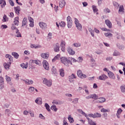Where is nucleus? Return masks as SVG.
Returning a JSON list of instances; mask_svg holds the SVG:
<instances>
[{
	"label": "nucleus",
	"instance_id": "b1692460",
	"mask_svg": "<svg viewBox=\"0 0 125 125\" xmlns=\"http://www.w3.org/2000/svg\"><path fill=\"white\" fill-rule=\"evenodd\" d=\"M5 58L9 59V62H10V63L13 61V58L11 55L9 54H6L5 55Z\"/></svg>",
	"mask_w": 125,
	"mask_h": 125
},
{
	"label": "nucleus",
	"instance_id": "69168bd1",
	"mask_svg": "<svg viewBox=\"0 0 125 125\" xmlns=\"http://www.w3.org/2000/svg\"><path fill=\"white\" fill-rule=\"evenodd\" d=\"M63 125H69L66 120V118H63Z\"/></svg>",
	"mask_w": 125,
	"mask_h": 125
},
{
	"label": "nucleus",
	"instance_id": "f8f14e48",
	"mask_svg": "<svg viewBox=\"0 0 125 125\" xmlns=\"http://www.w3.org/2000/svg\"><path fill=\"white\" fill-rule=\"evenodd\" d=\"M41 56L43 59H48V57H49V54L47 53H42L41 54Z\"/></svg>",
	"mask_w": 125,
	"mask_h": 125
},
{
	"label": "nucleus",
	"instance_id": "473e14b6",
	"mask_svg": "<svg viewBox=\"0 0 125 125\" xmlns=\"http://www.w3.org/2000/svg\"><path fill=\"white\" fill-rule=\"evenodd\" d=\"M77 111H78V112H79V113H80L82 115H83V116H84V117H87V114H86V113H85L84 112H83V110L78 109Z\"/></svg>",
	"mask_w": 125,
	"mask_h": 125
},
{
	"label": "nucleus",
	"instance_id": "c03bdc74",
	"mask_svg": "<svg viewBox=\"0 0 125 125\" xmlns=\"http://www.w3.org/2000/svg\"><path fill=\"white\" fill-rule=\"evenodd\" d=\"M59 25L60 26V27H62V28H64L65 26H66V23L64 21H61Z\"/></svg>",
	"mask_w": 125,
	"mask_h": 125
},
{
	"label": "nucleus",
	"instance_id": "4468645a",
	"mask_svg": "<svg viewBox=\"0 0 125 125\" xmlns=\"http://www.w3.org/2000/svg\"><path fill=\"white\" fill-rule=\"evenodd\" d=\"M14 25L16 26H18L19 25V17H16V18H14V22H13Z\"/></svg>",
	"mask_w": 125,
	"mask_h": 125
},
{
	"label": "nucleus",
	"instance_id": "052dcab7",
	"mask_svg": "<svg viewBox=\"0 0 125 125\" xmlns=\"http://www.w3.org/2000/svg\"><path fill=\"white\" fill-rule=\"evenodd\" d=\"M79 78L80 79H85L86 78V75L82 73L81 76H80Z\"/></svg>",
	"mask_w": 125,
	"mask_h": 125
},
{
	"label": "nucleus",
	"instance_id": "7c9ffc66",
	"mask_svg": "<svg viewBox=\"0 0 125 125\" xmlns=\"http://www.w3.org/2000/svg\"><path fill=\"white\" fill-rule=\"evenodd\" d=\"M113 56H121V53L117 50H115L113 53Z\"/></svg>",
	"mask_w": 125,
	"mask_h": 125
},
{
	"label": "nucleus",
	"instance_id": "e2e57ef3",
	"mask_svg": "<svg viewBox=\"0 0 125 125\" xmlns=\"http://www.w3.org/2000/svg\"><path fill=\"white\" fill-rule=\"evenodd\" d=\"M69 60L70 61H71V62H72V61H73V62H78V61H77L76 59H75V58H72V57H69Z\"/></svg>",
	"mask_w": 125,
	"mask_h": 125
},
{
	"label": "nucleus",
	"instance_id": "5fc2aeb1",
	"mask_svg": "<svg viewBox=\"0 0 125 125\" xmlns=\"http://www.w3.org/2000/svg\"><path fill=\"white\" fill-rule=\"evenodd\" d=\"M66 20L67 21V22H73V21H72V19L71 18L70 16H68L67 17Z\"/></svg>",
	"mask_w": 125,
	"mask_h": 125
},
{
	"label": "nucleus",
	"instance_id": "6ab92c4d",
	"mask_svg": "<svg viewBox=\"0 0 125 125\" xmlns=\"http://www.w3.org/2000/svg\"><path fill=\"white\" fill-rule=\"evenodd\" d=\"M61 46H62V50L63 52H65V46H66V42L64 41H62L61 43Z\"/></svg>",
	"mask_w": 125,
	"mask_h": 125
},
{
	"label": "nucleus",
	"instance_id": "8fccbe9b",
	"mask_svg": "<svg viewBox=\"0 0 125 125\" xmlns=\"http://www.w3.org/2000/svg\"><path fill=\"white\" fill-rule=\"evenodd\" d=\"M21 67L23 68V69H27L28 68V64H26L25 63L21 64Z\"/></svg>",
	"mask_w": 125,
	"mask_h": 125
},
{
	"label": "nucleus",
	"instance_id": "ddd939ff",
	"mask_svg": "<svg viewBox=\"0 0 125 125\" xmlns=\"http://www.w3.org/2000/svg\"><path fill=\"white\" fill-rule=\"evenodd\" d=\"M65 5H66V1H65L64 0H61L60 1L59 6L61 7V8H63Z\"/></svg>",
	"mask_w": 125,
	"mask_h": 125
},
{
	"label": "nucleus",
	"instance_id": "603ef678",
	"mask_svg": "<svg viewBox=\"0 0 125 125\" xmlns=\"http://www.w3.org/2000/svg\"><path fill=\"white\" fill-rule=\"evenodd\" d=\"M72 103H74V104H78L79 103V98H76L73 100L72 101Z\"/></svg>",
	"mask_w": 125,
	"mask_h": 125
},
{
	"label": "nucleus",
	"instance_id": "e433bc0d",
	"mask_svg": "<svg viewBox=\"0 0 125 125\" xmlns=\"http://www.w3.org/2000/svg\"><path fill=\"white\" fill-rule=\"evenodd\" d=\"M68 120L69 123H70V124H73V123H74V118H73L72 117V116L69 115Z\"/></svg>",
	"mask_w": 125,
	"mask_h": 125
},
{
	"label": "nucleus",
	"instance_id": "79ce46f5",
	"mask_svg": "<svg viewBox=\"0 0 125 125\" xmlns=\"http://www.w3.org/2000/svg\"><path fill=\"white\" fill-rule=\"evenodd\" d=\"M75 47H80L81 44L80 42H75L73 44Z\"/></svg>",
	"mask_w": 125,
	"mask_h": 125
},
{
	"label": "nucleus",
	"instance_id": "aec40b11",
	"mask_svg": "<svg viewBox=\"0 0 125 125\" xmlns=\"http://www.w3.org/2000/svg\"><path fill=\"white\" fill-rule=\"evenodd\" d=\"M125 12V8H124L123 5H121L119 7V9L118 11V13L119 14H123Z\"/></svg>",
	"mask_w": 125,
	"mask_h": 125
},
{
	"label": "nucleus",
	"instance_id": "bf43d9fd",
	"mask_svg": "<svg viewBox=\"0 0 125 125\" xmlns=\"http://www.w3.org/2000/svg\"><path fill=\"white\" fill-rule=\"evenodd\" d=\"M11 29L13 31V30H17V29H18L17 28H16V26H15V24H14L13 23L12 24V26L11 27Z\"/></svg>",
	"mask_w": 125,
	"mask_h": 125
},
{
	"label": "nucleus",
	"instance_id": "bb28decb",
	"mask_svg": "<svg viewBox=\"0 0 125 125\" xmlns=\"http://www.w3.org/2000/svg\"><path fill=\"white\" fill-rule=\"evenodd\" d=\"M12 55L14 56V57L16 59H18V58H19V54H18V53L17 52H12Z\"/></svg>",
	"mask_w": 125,
	"mask_h": 125
},
{
	"label": "nucleus",
	"instance_id": "4d7b16f0",
	"mask_svg": "<svg viewBox=\"0 0 125 125\" xmlns=\"http://www.w3.org/2000/svg\"><path fill=\"white\" fill-rule=\"evenodd\" d=\"M83 74V72L81 70H79L77 71V76L80 78V76H81Z\"/></svg>",
	"mask_w": 125,
	"mask_h": 125
},
{
	"label": "nucleus",
	"instance_id": "2eb2a0df",
	"mask_svg": "<svg viewBox=\"0 0 125 125\" xmlns=\"http://www.w3.org/2000/svg\"><path fill=\"white\" fill-rule=\"evenodd\" d=\"M108 77L112 79V80H115L116 79V77L115 76V74L111 71H109L108 72Z\"/></svg>",
	"mask_w": 125,
	"mask_h": 125
},
{
	"label": "nucleus",
	"instance_id": "72a5a7b5",
	"mask_svg": "<svg viewBox=\"0 0 125 125\" xmlns=\"http://www.w3.org/2000/svg\"><path fill=\"white\" fill-rule=\"evenodd\" d=\"M27 18H24L23 20L22 21V27H23V26H26V25L27 24Z\"/></svg>",
	"mask_w": 125,
	"mask_h": 125
},
{
	"label": "nucleus",
	"instance_id": "09e8293b",
	"mask_svg": "<svg viewBox=\"0 0 125 125\" xmlns=\"http://www.w3.org/2000/svg\"><path fill=\"white\" fill-rule=\"evenodd\" d=\"M51 71H52V73L54 74V75H55L57 73V71L56 70V68L54 66L52 67Z\"/></svg>",
	"mask_w": 125,
	"mask_h": 125
},
{
	"label": "nucleus",
	"instance_id": "39448f33",
	"mask_svg": "<svg viewBox=\"0 0 125 125\" xmlns=\"http://www.w3.org/2000/svg\"><path fill=\"white\" fill-rule=\"evenodd\" d=\"M43 66L45 70H47V71H48L49 70V64H48V62L46 60H43L42 62Z\"/></svg>",
	"mask_w": 125,
	"mask_h": 125
},
{
	"label": "nucleus",
	"instance_id": "a211bd4d",
	"mask_svg": "<svg viewBox=\"0 0 125 125\" xmlns=\"http://www.w3.org/2000/svg\"><path fill=\"white\" fill-rule=\"evenodd\" d=\"M106 102V99L104 97H101L99 98V100H98L96 102L97 103H104V102Z\"/></svg>",
	"mask_w": 125,
	"mask_h": 125
},
{
	"label": "nucleus",
	"instance_id": "de8ad7c7",
	"mask_svg": "<svg viewBox=\"0 0 125 125\" xmlns=\"http://www.w3.org/2000/svg\"><path fill=\"white\" fill-rule=\"evenodd\" d=\"M2 21L3 22H7V21H8V18H7L6 15H4Z\"/></svg>",
	"mask_w": 125,
	"mask_h": 125
},
{
	"label": "nucleus",
	"instance_id": "f3484780",
	"mask_svg": "<svg viewBox=\"0 0 125 125\" xmlns=\"http://www.w3.org/2000/svg\"><path fill=\"white\" fill-rule=\"evenodd\" d=\"M11 65V62H8L7 63L5 62L4 63V67L6 70H9V67Z\"/></svg>",
	"mask_w": 125,
	"mask_h": 125
},
{
	"label": "nucleus",
	"instance_id": "c85d7f7f",
	"mask_svg": "<svg viewBox=\"0 0 125 125\" xmlns=\"http://www.w3.org/2000/svg\"><path fill=\"white\" fill-rule=\"evenodd\" d=\"M30 47H31V48H41L42 47V46L40 45H36L34 44H32L30 45Z\"/></svg>",
	"mask_w": 125,
	"mask_h": 125
},
{
	"label": "nucleus",
	"instance_id": "58836bf2",
	"mask_svg": "<svg viewBox=\"0 0 125 125\" xmlns=\"http://www.w3.org/2000/svg\"><path fill=\"white\" fill-rule=\"evenodd\" d=\"M44 106L45 107L48 112H50V106H49V105L47 103L45 104Z\"/></svg>",
	"mask_w": 125,
	"mask_h": 125
},
{
	"label": "nucleus",
	"instance_id": "9d476101",
	"mask_svg": "<svg viewBox=\"0 0 125 125\" xmlns=\"http://www.w3.org/2000/svg\"><path fill=\"white\" fill-rule=\"evenodd\" d=\"M39 26L40 28H41L43 30H45L47 27V25H46V23L43 22H39Z\"/></svg>",
	"mask_w": 125,
	"mask_h": 125
},
{
	"label": "nucleus",
	"instance_id": "13d9d810",
	"mask_svg": "<svg viewBox=\"0 0 125 125\" xmlns=\"http://www.w3.org/2000/svg\"><path fill=\"white\" fill-rule=\"evenodd\" d=\"M8 27L7 26V25H5V24H2L1 25V29L2 30H4V29H7Z\"/></svg>",
	"mask_w": 125,
	"mask_h": 125
},
{
	"label": "nucleus",
	"instance_id": "20e7f679",
	"mask_svg": "<svg viewBox=\"0 0 125 125\" xmlns=\"http://www.w3.org/2000/svg\"><path fill=\"white\" fill-rule=\"evenodd\" d=\"M66 50L69 55H75V54H76V52H75V51L73 50L72 47L70 46H68Z\"/></svg>",
	"mask_w": 125,
	"mask_h": 125
},
{
	"label": "nucleus",
	"instance_id": "864d4df0",
	"mask_svg": "<svg viewBox=\"0 0 125 125\" xmlns=\"http://www.w3.org/2000/svg\"><path fill=\"white\" fill-rule=\"evenodd\" d=\"M53 104H56V105H59L60 103V101H57V100H54L52 102Z\"/></svg>",
	"mask_w": 125,
	"mask_h": 125
},
{
	"label": "nucleus",
	"instance_id": "c9c22d12",
	"mask_svg": "<svg viewBox=\"0 0 125 125\" xmlns=\"http://www.w3.org/2000/svg\"><path fill=\"white\" fill-rule=\"evenodd\" d=\"M91 97L92 99H94V100H97L98 99V96L96 94H91Z\"/></svg>",
	"mask_w": 125,
	"mask_h": 125
},
{
	"label": "nucleus",
	"instance_id": "4c0bfd02",
	"mask_svg": "<svg viewBox=\"0 0 125 125\" xmlns=\"http://www.w3.org/2000/svg\"><path fill=\"white\" fill-rule=\"evenodd\" d=\"M104 35L106 38H112L113 37V34L111 33H104Z\"/></svg>",
	"mask_w": 125,
	"mask_h": 125
},
{
	"label": "nucleus",
	"instance_id": "a878e982",
	"mask_svg": "<svg viewBox=\"0 0 125 125\" xmlns=\"http://www.w3.org/2000/svg\"><path fill=\"white\" fill-rule=\"evenodd\" d=\"M0 4L1 5V7L3 8L5 5H6V2L4 0H0Z\"/></svg>",
	"mask_w": 125,
	"mask_h": 125
},
{
	"label": "nucleus",
	"instance_id": "a18cd8bd",
	"mask_svg": "<svg viewBox=\"0 0 125 125\" xmlns=\"http://www.w3.org/2000/svg\"><path fill=\"white\" fill-rule=\"evenodd\" d=\"M51 109L53 110V111H54V112H57L58 109L56 107V105L54 104L51 106Z\"/></svg>",
	"mask_w": 125,
	"mask_h": 125
},
{
	"label": "nucleus",
	"instance_id": "338daca9",
	"mask_svg": "<svg viewBox=\"0 0 125 125\" xmlns=\"http://www.w3.org/2000/svg\"><path fill=\"white\" fill-rule=\"evenodd\" d=\"M122 112H123V110L121 109V108H119L117 110V113L116 114H118V115H121Z\"/></svg>",
	"mask_w": 125,
	"mask_h": 125
},
{
	"label": "nucleus",
	"instance_id": "6e6d98bb",
	"mask_svg": "<svg viewBox=\"0 0 125 125\" xmlns=\"http://www.w3.org/2000/svg\"><path fill=\"white\" fill-rule=\"evenodd\" d=\"M104 12H105V13H110L111 12V11L108 8H105L104 10Z\"/></svg>",
	"mask_w": 125,
	"mask_h": 125
},
{
	"label": "nucleus",
	"instance_id": "4be33fe9",
	"mask_svg": "<svg viewBox=\"0 0 125 125\" xmlns=\"http://www.w3.org/2000/svg\"><path fill=\"white\" fill-rule=\"evenodd\" d=\"M85 118H86L87 120H88V123L90 125H96L94 122L87 117H87H85Z\"/></svg>",
	"mask_w": 125,
	"mask_h": 125
},
{
	"label": "nucleus",
	"instance_id": "c756f323",
	"mask_svg": "<svg viewBox=\"0 0 125 125\" xmlns=\"http://www.w3.org/2000/svg\"><path fill=\"white\" fill-rule=\"evenodd\" d=\"M28 91L31 93V94H34V91H35V87L30 86L28 88Z\"/></svg>",
	"mask_w": 125,
	"mask_h": 125
},
{
	"label": "nucleus",
	"instance_id": "7ed1b4c3",
	"mask_svg": "<svg viewBox=\"0 0 125 125\" xmlns=\"http://www.w3.org/2000/svg\"><path fill=\"white\" fill-rule=\"evenodd\" d=\"M43 83L45 84V85H47V86L50 87L52 85V81L51 80H48L46 78H44L43 80Z\"/></svg>",
	"mask_w": 125,
	"mask_h": 125
},
{
	"label": "nucleus",
	"instance_id": "5701e85b",
	"mask_svg": "<svg viewBox=\"0 0 125 125\" xmlns=\"http://www.w3.org/2000/svg\"><path fill=\"white\" fill-rule=\"evenodd\" d=\"M15 11L18 15H19L20 14V10H21V9L20 8V6H18L17 7H15Z\"/></svg>",
	"mask_w": 125,
	"mask_h": 125
},
{
	"label": "nucleus",
	"instance_id": "0e129e2a",
	"mask_svg": "<svg viewBox=\"0 0 125 125\" xmlns=\"http://www.w3.org/2000/svg\"><path fill=\"white\" fill-rule=\"evenodd\" d=\"M9 0V2L10 4V5H11V6H14V2H13V0Z\"/></svg>",
	"mask_w": 125,
	"mask_h": 125
},
{
	"label": "nucleus",
	"instance_id": "ea45409f",
	"mask_svg": "<svg viewBox=\"0 0 125 125\" xmlns=\"http://www.w3.org/2000/svg\"><path fill=\"white\" fill-rule=\"evenodd\" d=\"M101 112H102V113H107L110 112V110L103 108L101 109Z\"/></svg>",
	"mask_w": 125,
	"mask_h": 125
},
{
	"label": "nucleus",
	"instance_id": "dca6fc26",
	"mask_svg": "<svg viewBox=\"0 0 125 125\" xmlns=\"http://www.w3.org/2000/svg\"><path fill=\"white\" fill-rule=\"evenodd\" d=\"M35 103L38 104V105H42V100L41 98H37L35 100Z\"/></svg>",
	"mask_w": 125,
	"mask_h": 125
},
{
	"label": "nucleus",
	"instance_id": "f03ea898",
	"mask_svg": "<svg viewBox=\"0 0 125 125\" xmlns=\"http://www.w3.org/2000/svg\"><path fill=\"white\" fill-rule=\"evenodd\" d=\"M74 23L76 25V27L77 30L79 31H83V25L80 23V21L77 18L74 19Z\"/></svg>",
	"mask_w": 125,
	"mask_h": 125
},
{
	"label": "nucleus",
	"instance_id": "cd10ccee",
	"mask_svg": "<svg viewBox=\"0 0 125 125\" xmlns=\"http://www.w3.org/2000/svg\"><path fill=\"white\" fill-rule=\"evenodd\" d=\"M116 45L117 47L121 50H124V49H125V46H124V45H121V44L117 43Z\"/></svg>",
	"mask_w": 125,
	"mask_h": 125
},
{
	"label": "nucleus",
	"instance_id": "0eeeda50",
	"mask_svg": "<svg viewBox=\"0 0 125 125\" xmlns=\"http://www.w3.org/2000/svg\"><path fill=\"white\" fill-rule=\"evenodd\" d=\"M97 79L100 81H106L108 79V76L105 74H102Z\"/></svg>",
	"mask_w": 125,
	"mask_h": 125
},
{
	"label": "nucleus",
	"instance_id": "1a4fd4ad",
	"mask_svg": "<svg viewBox=\"0 0 125 125\" xmlns=\"http://www.w3.org/2000/svg\"><path fill=\"white\" fill-rule=\"evenodd\" d=\"M54 50L55 52H59L60 51V45L59 43H57L55 44L54 46Z\"/></svg>",
	"mask_w": 125,
	"mask_h": 125
},
{
	"label": "nucleus",
	"instance_id": "37998d69",
	"mask_svg": "<svg viewBox=\"0 0 125 125\" xmlns=\"http://www.w3.org/2000/svg\"><path fill=\"white\" fill-rule=\"evenodd\" d=\"M95 119L96 118H101L102 117V115L99 113H94Z\"/></svg>",
	"mask_w": 125,
	"mask_h": 125
},
{
	"label": "nucleus",
	"instance_id": "3c124183",
	"mask_svg": "<svg viewBox=\"0 0 125 125\" xmlns=\"http://www.w3.org/2000/svg\"><path fill=\"white\" fill-rule=\"evenodd\" d=\"M92 7L94 12H97V11H98V9H97V8L96 7V6L93 5L92 6Z\"/></svg>",
	"mask_w": 125,
	"mask_h": 125
},
{
	"label": "nucleus",
	"instance_id": "f704fd0d",
	"mask_svg": "<svg viewBox=\"0 0 125 125\" xmlns=\"http://www.w3.org/2000/svg\"><path fill=\"white\" fill-rule=\"evenodd\" d=\"M16 35H15V36L17 37V38H21V37H22V36H21V33H20V32H19V30L18 29L16 30Z\"/></svg>",
	"mask_w": 125,
	"mask_h": 125
},
{
	"label": "nucleus",
	"instance_id": "680f3d73",
	"mask_svg": "<svg viewBox=\"0 0 125 125\" xmlns=\"http://www.w3.org/2000/svg\"><path fill=\"white\" fill-rule=\"evenodd\" d=\"M73 26V22H67V27L69 29H71Z\"/></svg>",
	"mask_w": 125,
	"mask_h": 125
},
{
	"label": "nucleus",
	"instance_id": "6e6552de",
	"mask_svg": "<svg viewBox=\"0 0 125 125\" xmlns=\"http://www.w3.org/2000/svg\"><path fill=\"white\" fill-rule=\"evenodd\" d=\"M4 88V82H3V78L0 76V89H3Z\"/></svg>",
	"mask_w": 125,
	"mask_h": 125
},
{
	"label": "nucleus",
	"instance_id": "423d86ee",
	"mask_svg": "<svg viewBox=\"0 0 125 125\" xmlns=\"http://www.w3.org/2000/svg\"><path fill=\"white\" fill-rule=\"evenodd\" d=\"M21 81L22 82H24L25 84H27L28 85H30L31 84H33L34 83V81L32 80H29V79H21Z\"/></svg>",
	"mask_w": 125,
	"mask_h": 125
},
{
	"label": "nucleus",
	"instance_id": "412c9836",
	"mask_svg": "<svg viewBox=\"0 0 125 125\" xmlns=\"http://www.w3.org/2000/svg\"><path fill=\"white\" fill-rule=\"evenodd\" d=\"M5 79L7 83H9L10 85H12V83H10L11 82V78L9 77L8 76H5Z\"/></svg>",
	"mask_w": 125,
	"mask_h": 125
},
{
	"label": "nucleus",
	"instance_id": "2f4dec72",
	"mask_svg": "<svg viewBox=\"0 0 125 125\" xmlns=\"http://www.w3.org/2000/svg\"><path fill=\"white\" fill-rule=\"evenodd\" d=\"M60 58V54L57 55L52 60V62H54L56 60H58Z\"/></svg>",
	"mask_w": 125,
	"mask_h": 125
},
{
	"label": "nucleus",
	"instance_id": "49530a36",
	"mask_svg": "<svg viewBox=\"0 0 125 125\" xmlns=\"http://www.w3.org/2000/svg\"><path fill=\"white\" fill-rule=\"evenodd\" d=\"M113 6H115V8H119V6H120L119 3L116 1H113Z\"/></svg>",
	"mask_w": 125,
	"mask_h": 125
},
{
	"label": "nucleus",
	"instance_id": "a19ab883",
	"mask_svg": "<svg viewBox=\"0 0 125 125\" xmlns=\"http://www.w3.org/2000/svg\"><path fill=\"white\" fill-rule=\"evenodd\" d=\"M121 92L123 93H125V85H122L120 87Z\"/></svg>",
	"mask_w": 125,
	"mask_h": 125
},
{
	"label": "nucleus",
	"instance_id": "774afa93",
	"mask_svg": "<svg viewBox=\"0 0 125 125\" xmlns=\"http://www.w3.org/2000/svg\"><path fill=\"white\" fill-rule=\"evenodd\" d=\"M10 113H11V111H10V110L8 109H7L5 110V114H6L7 115H9Z\"/></svg>",
	"mask_w": 125,
	"mask_h": 125
},
{
	"label": "nucleus",
	"instance_id": "9b49d317",
	"mask_svg": "<svg viewBox=\"0 0 125 125\" xmlns=\"http://www.w3.org/2000/svg\"><path fill=\"white\" fill-rule=\"evenodd\" d=\"M105 23L106 26L109 28V29H111L112 28V22L109 20H106L105 21Z\"/></svg>",
	"mask_w": 125,
	"mask_h": 125
},
{
	"label": "nucleus",
	"instance_id": "393cba45",
	"mask_svg": "<svg viewBox=\"0 0 125 125\" xmlns=\"http://www.w3.org/2000/svg\"><path fill=\"white\" fill-rule=\"evenodd\" d=\"M59 72L60 73V76H62V78L64 77V76H65V71H64V69L63 68L60 69Z\"/></svg>",
	"mask_w": 125,
	"mask_h": 125
},
{
	"label": "nucleus",
	"instance_id": "f257e3e1",
	"mask_svg": "<svg viewBox=\"0 0 125 125\" xmlns=\"http://www.w3.org/2000/svg\"><path fill=\"white\" fill-rule=\"evenodd\" d=\"M60 59L61 63L63 64L66 67H69L70 65H73V63L72 62V61H70L69 57L67 58L65 57H62L60 58Z\"/></svg>",
	"mask_w": 125,
	"mask_h": 125
}]
</instances>
